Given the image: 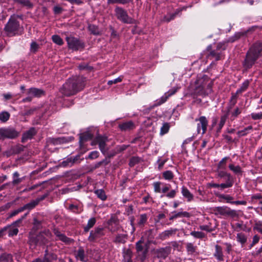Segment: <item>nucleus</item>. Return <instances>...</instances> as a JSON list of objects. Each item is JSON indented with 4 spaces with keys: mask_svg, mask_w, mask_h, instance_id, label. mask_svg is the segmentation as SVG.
Returning a JSON list of instances; mask_svg holds the SVG:
<instances>
[{
    "mask_svg": "<svg viewBox=\"0 0 262 262\" xmlns=\"http://www.w3.org/2000/svg\"><path fill=\"white\" fill-rule=\"evenodd\" d=\"M214 81L206 75L199 74L196 79L190 83L188 94L190 95L207 96L212 92Z\"/></svg>",
    "mask_w": 262,
    "mask_h": 262,
    "instance_id": "nucleus-1",
    "label": "nucleus"
},
{
    "mask_svg": "<svg viewBox=\"0 0 262 262\" xmlns=\"http://www.w3.org/2000/svg\"><path fill=\"white\" fill-rule=\"evenodd\" d=\"M85 83V79L82 76H74L69 78L63 85L61 92L65 96H69L74 95L82 90Z\"/></svg>",
    "mask_w": 262,
    "mask_h": 262,
    "instance_id": "nucleus-2",
    "label": "nucleus"
},
{
    "mask_svg": "<svg viewBox=\"0 0 262 262\" xmlns=\"http://www.w3.org/2000/svg\"><path fill=\"white\" fill-rule=\"evenodd\" d=\"M5 34L9 37L21 35L24 31L23 27L20 25L18 16H11L5 26Z\"/></svg>",
    "mask_w": 262,
    "mask_h": 262,
    "instance_id": "nucleus-3",
    "label": "nucleus"
},
{
    "mask_svg": "<svg viewBox=\"0 0 262 262\" xmlns=\"http://www.w3.org/2000/svg\"><path fill=\"white\" fill-rule=\"evenodd\" d=\"M262 42H258L253 45L248 52L245 59L246 66H252L261 54Z\"/></svg>",
    "mask_w": 262,
    "mask_h": 262,
    "instance_id": "nucleus-4",
    "label": "nucleus"
},
{
    "mask_svg": "<svg viewBox=\"0 0 262 262\" xmlns=\"http://www.w3.org/2000/svg\"><path fill=\"white\" fill-rule=\"evenodd\" d=\"M51 233L49 230H45L40 233L36 236H30L29 241L30 248L35 249L38 245H44L50 237Z\"/></svg>",
    "mask_w": 262,
    "mask_h": 262,
    "instance_id": "nucleus-5",
    "label": "nucleus"
},
{
    "mask_svg": "<svg viewBox=\"0 0 262 262\" xmlns=\"http://www.w3.org/2000/svg\"><path fill=\"white\" fill-rule=\"evenodd\" d=\"M66 40L70 49L73 51H78L83 50L84 48V42L78 38L70 36L66 37Z\"/></svg>",
    "mask_w": 262,
    "mask_h": 262,
    "instance_id": "nucleus-6",
    "label": "nucleus"
},
{
    "mask_svg": "<svg viewBox=\"0 0 262 262\" xmlns=\"http://www.w3.org/2000/svg\"><path fill=\"white\" fill-rule=\"evenodd\" d=\"M115 16L121 22L125 24H133L134 20L130 17L126 11L122 8L117 6L115 9Z\"/></svg>",
    "mask_w": 262,
    "mask_h": 262,
    "instance_id": "nucleus-7",
    "label": "nucleus"
},
{
    "mask_svg": "<svg viewBox=\"0 0 262 262\" xmlns=\"http://www.w3.org/2000/svg\"><path fill=\"white\" fill-rule=\"evenodd\" d=\"M225 49V47L224 45L220 43L217 45L216 50L210 52V53L207 56L208 59L212 60L211 63H210V66L215 64L213 63L214 60L217 61L222 58V50H224Z\"/></svg>",
    "mask_w": 262,
    "mask_h": 262,
    "instance_id": "nucleus-8",
    "label": "nucleus"
},
{
    "mask_svg": "<svg viewBox=\"0 0 262 262\" xmlns=\"http://www.w3.org/2000/svg\"><path fill=\"white\" fill-rule=\"evenodd\" d=\"M214 211L216 214L235 217L238 216V213L235 210H233L227 206L216 207L214 208Z\"/></svg>",
    "mask_w": 262,
    "mask_h": 262,
    "instance_id": "nucleus-9",
    "label": "nucleus"
},
{
    "mask_svg": "<svg viewBox=\"0 0 262 262\" xmlns=\"http://www.w3.org/2000/svg\"><path fill=\"white\" fill-rule=\"evenodd\" d=\"M217 178L226 179V182L223 183L228 188L231 187L234 184V180L230 173L227 172L226 170L216 169Z\"/></svg>",
    "mask_w": 262,
    "mask_h": 262,
    "instance_id": "nucleus-10",
    "label": "nucleus"
},
{
    "mask_svg": "<svg viewBox=\"0 0 262 262\" xmlns=\"http://www.w3.org/2000/svg\"><path fill=\"white\" fill-rule=\"evenodd\" d=\"M19 133L15 129L11 127L0 128V139L6 138L13 139L17 137Z\"/></svg>",
    "mask_w": 262,
    "mask_h": 262,
    "instance_id": "nucleus-11",
    "label": "nucleus"
},
{
    "mask_svg": "<svg viewBox=\"0 0 262 262\" xmlns=\"http://www.w3.org/2000/svg\"><path fill=\"white\" fill-rule=\"evenodd\" d=\"M107 141V138L106 137L99 135L97 136L94 140L92 142L91 145H94L98 144L100 151L102 153L104 154L107 150L106 147V142Z\"/></svg>",
    "mask_w": 262,
    "mask_h": 262,
    "instance_id": "nucleus-12",
    "label": "nucleus"
},
{
    "mask_svg": "<svg viewBox=\"0 0 262 262\" xmlns=\"http://www.w3.org/2000/svg\"><path fill=\"white\" fill-rule=\"evenodd\" d=\"M180 88V86H177L169 90L168 92H166L159 99L157 100V104L159 105L166 102L169 97L174 95Z\"/></svg>",
    "mask_w": 262,
    "mask_h": 262,
    "instance_id": "nucleus-13",
    "label": "nucleus"
},
{
    "mask_svg": "<svg viewBox=\"0 0 262 262\" xmlns=\"http://www.w3.org/2000/svg\"><path fill=\"white\" fill-rule=\"evenodd\" d=\"M195 121H199L197 124V130L198 133L204 134L206 130L208 125V121L205 116H201L199 119H196Z\"/></svg>",
    "mask_w": 262,
    "mask_h": 262,
    "instance_id": "nucleus-14",
    "label": "nucleus"
},
{
    "mask_svg": "<svg viewBox=\"0 0 262 262\" xmlns=\"http://www.w3.org/2000/svg\"><path fill=\"white\" fill-rule=\"evenodd\" d=\"M103 235H104L103 228H97L95 229L94 231H92L90 232V236L89 237V240L90 242H93L95 239L100 238Z\"/></svg>",
    "mask_w": 262,
    "mask_h": 262,
    "instance_id": "nucleus-15",
    "label": "nucleus"
},
{
    "mask_svg": "<svg viewBox=\"0 0 262 262\" xmlns=\"http://www.w3.org/2000/svg\"><path fill=\"white\" fill-rule=\"evenodd\" d=\"M57 259V256L54 254H48L46 253L45 256V258L43 260L40 258H37L33 262H53V260Z\"/></svg>",
    "mask_w": 262,
    "mask_h": 262,
    "instance_id": "nucleus-16",
    "label": "nucleus"
},
{
    "mask_svg": "<svg viewBox=\"0 0 262 262\" xmlns=\"http://www.w3.org/2000/svg\"><path fill=\"white\" fill-rule=\"evenodd\" d=\"M28 94L33 97H40L45 94V92L37 88H30L28 91Z\"/></svg>",
    "mask_w": 262,
    "mask_h": 262,
    "instance_id": "nucleus-17",
    "label": "nucleus"
},
{
    "mask_svg": "<svg viewBox=\"0 0 262 262\" xmlns=\"http://www.w3.org/2000/svg\"><path fill=\"white\" fill-rule=\"evenodd\" d=\"M142 242L141 240H140L136 243V249L139 256H140L141 254H142L141 259L143 260L145 258L146 250H143V247L142 245Z\"/></svg>",
    "mask_w": 262,
    "mask_h": 262,
    "instance_id": "nucleus-18",
    "label": "nucleus"
},
{
    "mask_svg": "<svg viewBox=\"0 0 262 262\" xmlns=\"http://www.w3.org/2000/svg\"><path fill=\"white\" fill-rule=\"evenodd\" d=\"M119 127L122 131H127L133 129L135 126L132 121H128L120 124Z\"/></svg>",
    "mask_w": 262,
    "mask_h": 262,
    "instance_id": "nucleus-19",
    "label": "nucleus"
},
{
    "mask_svg": "<svg viewBox=\"0 0 262 262\" xmlns=\"http://www.w3.org/2000/svg\"><path fill=\"white\" fill-rule=\"evenodd\" d=\"M236 238L237 242L241 245L242 247L244 246L248 239L247 235L242 232L237 233Z\"/></svg>",
    "mask_w": 262,
    "mask_h": 262,
    "instance_id": "nucleus-20",
    "label": "nucleus"
},
{
    "mask_svg": "<svg viewBox=\"0 0 262 262\" xmlns=\"http://www.w3.org/2000/svg\"><path fill=\"white\" fill-rule=\"evenodd\" d=\"M36 134V131L34 128H31L25 133H24L22 137V141L25 142V141L31 139L33 136Z\"/></svg>",
    "mask_w": 262,
    "mask_h": 262,
    "instance_id": "nucleus-21",
    "label": "nucleus"
},
{
    "mask_svg": "<svg viewBox=\"0 0 262 262\" xmlns=\"http://www.w3.org/2000/svg\"><path fill=\"white\" fill-rule=\"evenodd\" d=\"M182 194L183 196L187 199L188 202L191 201L193 199V194L189 191V190L185 186L182 187Z\"/></svg>",
    "mask_w": 262,
    "mask_h": 262,
    "instance_id": "nucleus-22",
    "label": "nucleus"
},
{
    "mask_svg": "<svg viewBox=\"0 0 262 262\" xmlns=\"http://www.w3.org/2000/svg\"><path fill=\"white\" fill-rule=\"evenodd\" d=\"M54 234L58 238V239L65 243H70L71 242L70 238L67 237L64 234L61 233L57 230H54Z\"/></svg>",
    "mask_w": 262,
    "mask_h": 262,
    "instance_id": "nucleus-23",
    "label": "nucleus"
},
{
    "mask_svg": "<svg viewBox=\"0 0 262 262\" xmlns=\"http://www.w3.org/2000/svg\"><path fill=\"white\" fill-rule=\"evenodd\" d=\"M75 257L77 260L81 261H86V258L85 255L84 250L82 248H80L75 253Z\"/></svg>",
    "mask_w": 262,
    "mask_h": 262,
    "instance_id": "nucleus-24",
    "label": "nucleus"
},
{
    "mask_svg": "<svg viewBox=\"0 0 262 262\" xmlns=\"http://www.w3.org/2000/svg\"><path fill=\"white\" fill-rule=\"evenodd\" d=\"M215 250L214 253V257L220 261L223 260V254L222 247L219 245L215 246Z\"/></svg>",
    "mask_w": 262,
    "mask_h": 262,
    "instance_id": "nucleus-25",
    "label": "nucleus"
},
{
    "mask_svg": "<svg viewBox=\"0 0 262 262\" xmlns=\"http://www.w3.org/2000/svg\"><path fill=\"white\" fill-rule=\"evenodd\" d=\"M92 138V135L89 131L81 134L80 135V140H79V143H80V146H81L83 143H84L85 141L90 140Z\"/></svg>",
    "mask_w": 262,
    "mask_h": 262,
    "instance_id": "nucleus-26",
    "label": "nucleus"
},
{
    "mask_svg": "<svg viewBox=\"0 0 262 262\" xmlns=\"http://www.w3.org/2000/svg\"><path fill=\"white\" fill-rule=\"evenodd\" d=\"M228 167L235 174L241 175L242 174V170L239 165H235L233 164H230Z\"/></svg>",
    "mask_w": 262,
    "mask_h": 262,
    "instance_id": "nucleus-27",
    "label": "nucleus"
},
{
    "mask_svg": "<svg viewBox=\"0 0 262 262\" xmlns=\"http://www.w3.org/2000/svg\"><path fill=\"white\" fill-rule=\"evenodd\" d=\"M181 11L182 9H177L174 13L167 14L163 17L162 21L165 22L170 21V20L173 19L176 15H177Z\"/></svg>",
    "mask_w": 262,
    "mask_h": 262,
    "instance_id": "nucleus-28",
    "label": "nucleus"
},
{
    "mask_svg": "<svg viewBox=\"0 0 262 262\" xmlns=\"http://www.w3.org/2000/svg\"><path fill=\"white\" fill-rule=\"evenodd\" d=\"M229 159L228 157L223 158L217 164L216 169L226 170L227 161Z\"/></svg>",
    "mask_w": 262,
    "mask_h": 262,
    "instance_id": "nucleus-29",
    "label": "nucleus"
},
{
    "mask_svg": "<svg viewBox=\"0 0 262 262\" xmlns=\"http://www.w3.org/2000/svg\"><path fill=\"white\" fill-rule=\"evenodd\" d=\"M228 117V113H226L221 117V119L219 124V127L217 130V132H220L222 127L224 126L226 121Z\"/></svg>",
    "mask_w": 262,
    "mask_h": 262,
    "instance_id": "nucleus-30",
    "label": "nucleus"
},
{
    "mask_svg": "<svg viewBox=\"0 0 262 262\" xmlns=\"http://www.w3.org/2000/svg\"><path fill=\"white\" fill-rule=\"evenodd\" d=\"M127 239V235L125 234H118L116 235L114 242L116 243H124Z\"/></svg>",
    "mask_w": 262,
    "mask_h": 262,
    "instance_id": "nucleus-31",
    "label": "nucleus"
},
{
    "mask_svg": "<svg viewBox=\"0 0 262 262\" xmlns=\"http://www.w3.org/2000/svg\"><path fill=\"white\" fill-rule=\"evenodd\" d=\"M108 224L110 226L108 227V229L112 231V232H115L117 230H118V227L116 228H114L113 227V225L114 224L115 226H118V222L116 221V220L114 217H111L110 220L108 222Z\"/></svg>",
    "mask_w": 262,
    "mask_h": 262,
    "instance_id": "nucleus-32",
    "label": "nucleus"
},
{
    "mask_svg": "<svg viewBox=\"0 0 262 262\" xmlns=\"http://www.w3.org/2000/svg\"><path fill=\"white\" fill-rule=\"evenodd\" d=\"M252 126L251 125H249L244 129L238 131L237 132V134L239 137L246 136L252 130Z\"/></svg>",
    "mask_w": 262,
    "mask_h": 262,
    "instance_id": "nucleus-33",
    "label": "nucleus"
},
{
    "mask_svg": "<svg viewBox=\"0 0 262 262\" xmlns=\"http://www.w3.org/2000/svg\"><path fill=\"white\" fill-rule=\"evenodd\" d=\"M94 192L102 201H105L107 198L104 191L102 189L96 190Z\"/></svg>",
    "mask_w": 262,
    "mask_h": 262,
    "instance_id": "nucleus-34",
    "label": "nucleus"
},
{
    "mask_svg": "<svg viewBox=\"0 0 262 262\" xmlns=\"http://www.w3.org/2000/svg\"><path fill=\"white\" fill-rule=\"evenodd\" d=\"M147 219L148 216L146 214H141L138 219V224L140 226H144L146 223Z\"/></svg>",
    "mask_w": 262,
    "mask_h": 262,
    "instance_id": "nucleus-35",
    "label": "nucleus"
},
{
    "mask_svg": "<svg viewBox=\"0 0 262 262\" xmlns=\"http://www.w3.org/2000/svg\"><path fill=\"white\" fill-rule=\"evenodd\" d=\"M216 195L219 198L225 200L226 201V203L233 204V201H232V200H233V198L232 196H230V195L219 194H216Z\"/></svg>",
    "mask_w": 262,
    "mask_h": 262,
    "instance_id": "nucleus-36",
    "label": "nucleus"
},
{
    "mask_svg": "<svg viewBox=\"0 0 262 262\" xmlns=\"http://www.w3.org/2000/svg\"><path fill=\"white\" fill-rule=\"evenodd\" d=\"M207 185L209 187L217 188H220L221 190H224V189L228 188V187H226V185L224 184L223 183L217 184L211 182L208 183Z\"/></svg>",
    "mask_w": 262,
    "mask_h": 262,
    "instance_id": "nucleus-37",
    "label": "nucleus"
},
{
    "mask_svg": "<svg viewBox=\"0 0 262 262\" xmlns=\"http://www.w3.org/2000/svg\"><path fill=\"white\" fill-rule=\"evenodd\" d=\"M156 253L157 256L159 257H166L168 255L167 248H160L157 250Z\"/></svg>",
    "mask_w": 262,
    "mask_h": 262,
    "instance_id": "nucleus-38",
    "label": "nucleus"
},
{
    "mask_svg": "<svg viewBox=\"0 0 262 262\" xmlns=\"http://www.w3.org/2000/svg\"><path fill=\"white\" fill-rule=\"evenodd\" d=\"M96 219L95 217L91 218L88 222L87 225L84 227V231L88 232L89 230L94 226L96 223Z\"/></svg>",
    "mask_w": 262,
    "mask_h": 262,
    "instance_id": "nucleus-39",
    "label": "nucleus"
},
{
    "mask_svg": "<svg viewBox=\"0 0 262 262\" xmlns=\"http://www.w3.org/2000/svg\"><path fill=\"white\" fill-rule=\"evenodd\" d=\"M174 214L170 217V220H172L175 218H177L179 217H189V213L187 212H174Z\"/></svg>",
    "mask_w": 262,
    "mask_h": 262,
    "instance_id": "nucleus-40",
    "label": "nucleus"
},
{
    "mask_svg": "<svg viewBox=\"0 0 262 262\" xmlns=\"http://www.w3.org/2000/svg\"><path fill=\"white\" fill-rule=\"evenodd\" d=\"M38 203V201H33L25 205H24L23 207L24 210L29 209L31 210L35 207Z\"/></svg>",
    "mask_w": 262,
    "mask_h": 262,
    "instance_id": "nucleus-41",
    "label": "nucleus"
},
{
    "mask_svg": "<svg viewBox=\"0 0 262 262\" xmlns=\"http://www.w3.org/2000/svg\"><path fill=\"white\" fill-rule=\"evenodd\" d=\"M12 260V257L11 254L4 253L0 257V261L2 262H11Z\"/></svg>",
    "mask_w": 262,
    "mask_h": 262,
    "instance_id": "nucleus-42",
    "label": "nucleus"
},
{
    "mask_svg": "<svg viewBox=\"0 0 262 262\" xmlns=\"http://www.w3.org/2000/svg\"><path fill=\"white\" fill-rule=\"evenodd\" d=\"M249 85V81L248 80L245 81L242 83L241 88L237 90L236 94L242 93V92L245 91L248 88Z\"/></svg>",
    "mask_w": 262,
    "mask_h": 262,
    "instance_id": "nucleus-43",
    "label": "nucleus"
},
{
    "mask_svg": "<svg viewBox=\"0 0 262 262\" xmlns=\"http://www.w3.org/2000/svg\"><path fill=\"white\" fill-rule=\"evenodd\" d=\"M52 41L56 44L61 46L63 44L62 39L57 35H54L52 36Z\"/></svg>",
    "mask_w": 262,
    "mask_h": 262,
    "instance_id": "nucleus-44",
    "label": "nucleus"
},
{
    "mask_svg": "<svg viewBox=\"0 0 262 262\" xmlns=\"http://www.w3.org/2000/svg\"><path fill=\"white\" fill-rule=\"evenodd\" d=\"M190 235L196 238H203L206 236V234L201 231H192Z\"/></svg>",
    "mask_w": 262,
    "mask_h": 262,
    "instance_id": "nucleus-45",
    "label": "nucleus"
},
{
    "mask_svg": "<svg viewBox=\"0 0 262 262\" xmlns=\"http://www.w3.org/2000/svg\"><path fill=\"white\" fill-rule=\"evenodd\" d=\"M108 4H120L125 5L129 3L131 0H107Z\"/></svg>",
    "mask_w": 262,
    "mask_h": 262,
    "instance_id": "nucleus-46",
    "label": "nucleus"
},
{
    "mask_svg": "<svg viewBox=\"0 0 262 262\" xmlns=\"http://www.w3.org/2000/svg\"><path fill=\"white\" fill-rule=\"evenodd\" d=\"M260 239V237L256 234L252 237V241L251 243L249 245L248 249H251L256 244H257Z\"/></svg>",
    "mask_w": 262,
    "mask_h": 262,
    "instance_id": "nucleus-47",
    "label": "nucleus"
},
{
    "mask_svg": "<svg viewBox=\"0 0 262 262\" xmlns=\"http://www.w3.org/2000/svg\"><path fill=\"white\" fill-rule=\"evenodd\" d=\"M163 177L165 180L170 181L173 178L174 174L172 171L167 170L163 173Z\"/></svg>",
    "mask_w": 262,
    "mask_h": 262,
    "instance_id": "nucleus-48",
    "label": "nucleus"
},
{
    "mask_svg": "<svg viewBox=\"0 0 262 262\" xmlns=\"http://www.w3.org/2000/svg\"><path fill=\"white\" fill-rule=\"evenodd\" d=\"M132 252L129 250H127L123 254L124 262H131Z\"/></svg>",
    "mask_w": 262,
    "mask_h": 262,
    "instance_id": "nucleus-49",
    "label": "nucleus"
},
{
    "mask_svg": "<svg viewBox=\"0 0 262 262\" xmlns=\"http://www.w3.org/2000/svg\"><path fill=\"white\" fill-rule=\"evenodd\" d=\"M16 2L26 6L29 8H31L33 7V4L30 1V0H15Z\"/></svg>",
    "mask_w": 262,
    "mask_h": 262,
    "instance_id": "nucleus-50",
    "label": "nucleus"
},
{
    "mask_svg": "<svg viewBox=\"0 0 262 262\" xmlns=\"http://www.w3.org/2000/svg\"><path fill=\"white\" fill-rule=\"evenodd\" d=\"M10 114L7 112H3L0 113V120L3 122H5L9 120Z\"/></svg>",
    "mask_w": 262,
    "mask_h": 262,
    "instance_id": "nucleus-51",
    "label": "nucleus"
},
{
    "mask_svg": "<svg viewBox=\"0 0 262 262\" xmlns=\"http://www.w3.org/2000/svg\"><path fill=\"white\" fill-rule=\"evenodd\" d=\"M167 161V159L162 160L161 159V157H159L158 158L157 163L158 164V168L159 170H161L163 168L164 165L165 164Z\"/></svg>",
    "mask_w": 262,
    "mask_h": 262,
    "instance_id": "nucleus-52",
    "label": "nucleus"
},
{
    "mask_svg": "<svg viewBox=\"0 0 262 262\" xmlns=\"http://www.w3.org/2000/svg\"><path fill=\"white\" fill-rule=\"evenodd\" d=\"M199 228L202 230L206 231L208 232H212L215 230L214 228L211 227L209 225H201L199 226Z\"/></svg>",
    "mask_w": 262,
    "mask_h": 262,
    "instance_id": "nucleus-53",
    "label": "nucleus"
},
{
    "mask_svg": "<svg viewBox=\"0 0 262 262\" xmlns=\"http://www.w3.org/2000/svg\"><path fill=\"white\" fill-rule=\"evenodd\" d=\"M89 31L94 35H97L99 33V31L97 26L94 25H90L89 26Z\"/></svg>",
    "mask_w": 262,
    "mask_h": 262,
    "instance_id": "nucleus-54",
    "label": "nucleus"
},
{
    "mask_svg": "<svg viewBox=\"0 0 262 262\" xmlns=\"http://www.w3.org/2000/svg\"><path fill=\"white\" fill-rule=\"evenodd\" d=\"M169 129V125L168 123H165L161 128L160 134L164 135L168 133Z\"/></svg>",
    "mask_w": 262,
    "mask_h": 262,
    "instance_id": "nucleus-55",
    "label": "nucleus"
},
{
    "mask_svg": "<svg viewBox=\"0 0 262 262\" xmlns=\"http://www.w3.org/2000/svg\"><path fill=\"white\" fill-rule=\"evenodd\" d=\"M161 183L160 182H156L153 183L154 191L155 192H156V193H161Z\"/></svg>",
    "mask_w": 262,
    "mask_h": 262,
    "instance_id": "nucleus-56",
    "label": "nucleus"
},
{
    "mask_svg": "<svg viewBox=\"0 0 262 262\" xmlns=\"http://www.w3.org/2000/svg\"><path fill=\"white\" fill-rule=\"evenodd\" d=\"M244 35H245V34L244 33L237 32V33H235L233 36L230 37L228 41L230 42H234L236 40L242 36H243Z\"/></svg>",
    "mask_w": 262,
    "mask_h": 262,
    "instance_id": "nucleus-57",
    "label": "nucleus"
},
{
    "mask_svg": "<svg viewBox=\"0 0 262 262\" xmlns=\"http://www.w3.org/2000/svg\"><path fill=\"white\" fill-rule=\"evenodd\" d=\"M253 229L262 234V222L258 221L256 222Z\"/></svg>",
    "mask_w": 262,
    "mask_h": 262,
    "instance_id": "nucleus-58",
    "label": "nucleus"
},
{
    "mask_svg": "<svg viewBox=\"0 0 262 262\" xmlns=\"http://www.w3.org/2000/svg\"><path fill=\"white\" fill-rule=\"evenodd\" d=\"M75 159H72L71 157L67 159L66 161H64L62 162V165L64 166H71L75 162Z\"/></svg>",
    "mask_w": 262,
    "mask_h": 262,
    "instance_id": "nucleus-59",
    "label": "nucleus"
},
{
    "mask_svg": "<svg viewBox=\"0 0 262 262\" xmlns=\"http://www.w3.org/2000/svg\"><path fill=\"white\" fill-rule=\"evenodd\" d=\"M251 118L253 120H259L262 119V112L258 113H252L251 114Z\"/></svg>",
    "mask_w": 262,
    "mask_h": 262,
    "instance_id": "nucleus-60",
    "label": "nucleus"
},
{
    "mask_svg": "<svg viewBox=\"0 0 262 262\" xmlns=\"http://www.w3.org/2000/svg\"><path fill=\"white\" fill-rule=\"evenodd\" d=\"M18 232V230L17 228L12 227L9 231V235L13 236L16 235Z\"/></svg>",
    "mask_w": 262,
    "mask_h": 262,
    "instance_id": "nucleus-61",
    "label": "nucleus"
},
{
    "mask_svg": "<svg viewBox=\"0 0 262 262\" xmlns=\"http://www.w3.org/2000/svg\"><path fill=\"white\" fill-rule=\"evenodd\" d=\"M99 152L97 151H93L90 153L89 158L91 159H95L98 157Z\"/></svg>",
    "mask_w": 262,
    "mask_h": 262,
    "instance_id": "nucleus-62",
    "label": "nucleus"
},
{
    "mask_svg": "<svg viewBox=\"0 0 262 262\" xmlns=\"http://www.w3.org/2000/svg\"><path fill=\"white\" fill-rule=\"evenodd\" d=\"M187 251L190 253H193L195 251V247L192 243H187L186 245Z\"/></svg>",
    "mask_w": 262,
    "mask_h": 262,
    "instance_id": "nucleus-63",
    "label": "nucleus"
},
{
    "mask_svg": "<svg viewBox=\"0 0 262 262\" xmlns=\"http://www.w3.org/2000/svg\"><path fill=\"white\" fill-rule=\"evenodd\" d=\"M122 78L121 77H118L117 78H116L115 79H113V80H109L108 82H107V84L108 85H112L113 84H115V83H117L118 82H120L122 81Z\"/></svg>",
    "mask_w": 262,
    "mask_h": 262,
    "instance_id": "nucleus-64",
    "label": "nucleus"
}]
</instances>
